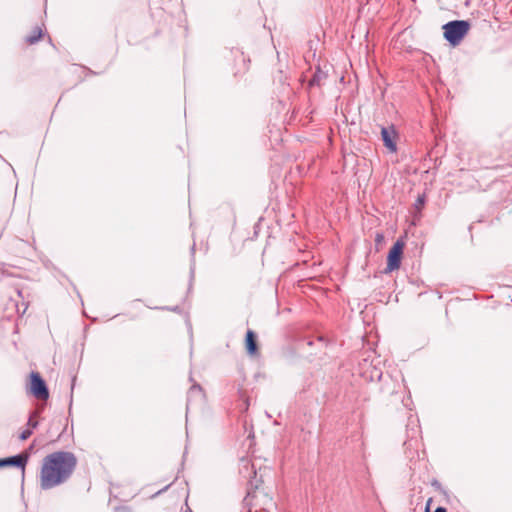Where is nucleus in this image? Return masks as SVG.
I'll list each match as a JSON object with an SVG mask.
<instances>
[{
	"mask_svg": "<svg viewBox=\"0 0 512 512\" xmlns=\"http://www.w3.org/2000/svg\"><path fill=\"white\" fill-rule=\"evenodd\" d=\"M30 379V393L39 400H47L49 398V391L39 373L32 372L30 374Z\"/></svg>",
	"mask_w": 512,
	"mask_h": 512,
	"instance_id": "nucleus-3",
	"label": "nucleus"
},
{
	"mask_svg": "<svg viewBox=\"0 0 512 512\" xmlns=\"http://www.w3.org/2000/svg\"><path fill=\"white\" fill-rule=\"evenodd\" d=\"M324 77H325V75L321 71L315 72V74L313 75V77L309 81V85L310 86H315V85L319 86Z\"/></svg>",
	"mask_w": 512,
	"mask_h": 512,
	"instance_id": "nucleus-10",
	"label": "nucleus"
},
{
	"mask_svg": "<svg viewBox=\"0 0 512 512\" xmlns=\"http://www.w3.org/2000/svg\"><path fill=\"white\" fill-rule=\"evenodd\" d=\"M470 25L467 21L455 20L443 26L445 39L453 46L458 45L468 33Z\"/></svg>",
	"mask_w": 512,
	"mask_h": 512,
	"instance_id": "nucleus-2",
	"label": "nucleus"
},
{
	"mask_svg": "<svg viewBox=\"0 0 512 512\" xmlns=\"http://www.w3.org/2000/svg\"><path fill=\"white\" fill-rule=\"evenodd\" d=\"M245 346L247 353L251 356L255 355L258 351L257 336L252 330H248L246 333Z\"/></svg>",
	"mask_w": 512,
	"mask_h": 512,
	"instance_id": "nucleus-7",
	"label": "nucleus"
},
{
	"mask_svg": "<svg viewBox=\"0 0 512 512\" xmlns=\"http://www.w3.org/2000/svg\"><path fill=\"white\" fill-rule=\"evenodd\" d=\"M201 392V387L199 385H193L189 391V395H192L193 393Z\"/></svg>",
	"mask_w": 512,
	"mask_h": 512,
	"instance_id": "nucleus-12",
	"label": "nucleus"
},
{
	"mask_svg": "<svg viewBox=\"0 0 512 512\" xmlns=\"http://www.w3.org/2000/svg\"><path fill=\"white\" fill-rule=\"evenodd\" d=\"M31 434H32L31 428H26L25 430H23L20 433L19 438H20V440H26L31 436Z\"/></svg>",
	"mask_w": 512,
	"mask_h": 512,
	"instance_id": "nucleus-11",
	"label": "nucleus"
},
{
	"mask_svg": "<svg viewBox=\"0 0 512 512\" xmlns=\"http://www.w3.org/2000/svg\"><path fill=\"white\" fill-rule=\"evenodd\" d=\"M42 34V28L37 26L33 29L32 34L26 37V42L33 45L42 38Z\"/></svg>",
	"mask_w": 512,
	"mask_h": 512,
	"instance_id": "nucleus-8",
	"label": "nucleus"
},
{
	"mask_svg": "<svg viewBox=\"0 0 512 512\" xmlns=\"http://www.w3.org/2000/svg\"><path fill=\"white\" fill-rule=\"evenodd\" d=\"M39 416V411H34L29 419H28V422H27V428H31V430L33 431V429H35L38 425V421H37V418Z\"/></svg>",
	"mask_w": 512,
	"mask_h": 512,
	"instance_id": "nucleus-9",
	"label": "nucleus"
},
{
	"mask_svg": "<svg viewBox=\"0 0 512 512\" xmlns=\"http://www.w3.org/2000/svg\"><path fill=\"white\" fill-rule=\"evenodd\" d=\"M404 243L396 241L390 249L387 257V268L386 271L392 272L397 270L401 264V257L403 254Z\"/></svg>",
	"mask_w": 512,
	"mask_h": 512,
	"instance_id": "nucleus-4",
	"label": "nucleus"
},
{
	"mask_svg": "<svg viewBox=\"0 0 512 512\" xmlns=\"http://www.w3.org/2000/svg\"><path fill=\"white\" fill-rule=\"evenodd\" d=\"M77 465L76 456L67 451H57L43 458L39 483L43 490H49L67 482Z\"/></svg>",
	"mask_w": 512,
	"mask_h": 512,
	"instance_id": "nucleus-1",
	"label": "nucleus"
},
{
	"mask_svg": "<svg viewBox=\"0 0 512 512\" xmlns=\"http://www.w3.org/2000/svg\"><path fill=\"white\" fill-rule=\"evenodd\" d=\"M29 454L27 452L21 453L16 456L8 457L5 459H0V467L4 466H17L22 469V474L24 475L25 466L28 462Z\"/></svg>",
	"mask_w": 512,
	"mask_h": 512,
	"instance_id": "nucleus-5",
	"label": "nucleus"
},
{
	"mask_svg": "<svg viewBox=\"0 0 512 512\" xmlns=\"http://www.w3.org/2000/svg\"><path fill=\"white\" fill-rule=\"evenodd\" d=\"M395 136L396 132L393 127H383L381 129L382 141L385 147L391 152H395L397 150Z\"/></svg>",
	"mask_w": 512,
	"mask_h": 512,
	"instance_id": "nucleus-6",
	"label": "nucleus"
},
{
	"mask_svg": "<svg viewBox=\"0 0 512 512\" xmlns=\"http://www.w3.org/2000/svg\"><path fill=\"white\" fill-rule=\"evenodd\" d=\"M435 512H447L444 507H438L436 508Z\"/></svg>",
	"mask_w": 512,
	"mask_h": 512,
	"instance_id": "nucleus-13",
	"label": "nucleus"
},
{
	"mask_svg": "<svg viewBox=\"0 0 512 512\" xmlns=\"http://www.w3.org/2000/svg\"><path fill=\"white\" fill-rule=\"evenodd\" d=\"M426 512H430V511H429V508H427Z\"/></svg>",
	"mask_w": 512,
	"mask_h": 512,
	"instance_id": "nucleus-14",
	"label": "nucleus"
}]
</instances>
